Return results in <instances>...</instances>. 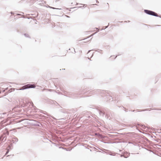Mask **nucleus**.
Wrapping results in <instances>:
<instances>
[{
	"label": "nucleus",
	"instance_id": "nucleus-1",
	"mask_svg": "<svg viewBox=\"0 0 161 161\" xmlns=\"http://www.w3.org/2000/svg\"><path fill=\"white\" fill-rule=\"evenodd\" d=\"M36 86L34 84L32 85L30 84H27L23 86L20 90H24L29 88H34Z\"/></svg>",
	"mask_w": 161,
	"mask_h": 161
},
{
	"label": "nucleus",
	"instance_id": "nucleus-2",
	"mask_svg": "<svg viewBox=\"0 0 161 161\" xmlns=\"http://www.w3.org/2000/svg\"><path fill=\"white\" fill-rule=\"evenodd\" d=\"M144 11L147 14H148L153 15V16H158V15L157 14V13H155L154 12L152 11H151L145 10Z\"/></svg>",
	"mask_w": 161,
	"mask_h": 161
},
{
	"label": "nucleus",
	"instance_id": "nucleus-3",
	"mask_svg": "<svg viewBox=\"0 0 161 161\" xmlns=\"http://www.w3.org/2000/svg\"><path fill=\"white\" fill-rule=\"evenodd\" d=\"M104 7H108V8L109 7V4L108 3H105L104 5Z\"/></svg>",
	"mask_w": 161,
	"mask_h": 161
},
{
	"label": "nucleus",
	"instance_id": "nucleus-4",
	"mask_svg": "<svg viewBox=\"0 0 161 161\" xmlns=\"http://www.w3.org/2000/svg\"><path fill=\"white\" fill-rule=\"evenodd\" d=\"M66 52H65V53H64V54H63V55H62V56H65L66 55Z\"/></svg>",
	"mask_w": 161,
	"mask_h": 161
},
{
	"label": "nucleus",
	"instance_id": "nucleus-5",
	"mask_svg": "<svg viewBox=\"0 0 161 161\" xmlns=\"http://www.w3.org/2000/svg\"><path fill=\"white\" fill-rule=\"evenodd\" d=\"M7 133L8 135H9V132L8 131H7Z\"/></svg>",
	"mask_w": 161,
	"mask_h": 161
},
{
	"label": "nucleus",
	"instance_id": "nucleus-6",
	"mask_svg": "<svg viewBox=\"0 0 161 161\" xmlns=\"http://www.w3.org/2000/svg\"><path fill=\"white\" fill-rule=\"evenodd\" d=\"M129 155H130V154H129V153H128V156H129Z\"/></svg>",
	"mask_w": 161,
	"mask_h": 161
}]
</instances>
